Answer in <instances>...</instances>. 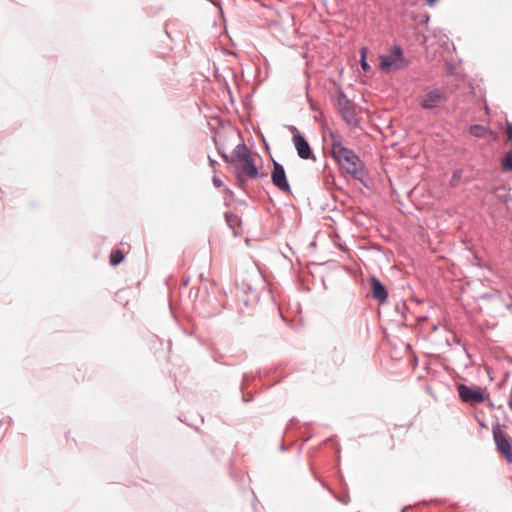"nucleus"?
<instances>
[{"instance_id":"obj_1","label":"nucleus","mask_w":512,"mask_h":512,"mask_svg":"<svg viewBox=\"0 0 512 512\" xmlns=\"http://www.w3.org/2000/svg\"><path fill=\"white\" fill-rule=\"evenodd\" d=\"M331 152L339 166L348 174L359 178L363 174V164L359 157L342 144L338 134H331Z\"/></svg>"},{"instance_id":"obj_2","label":"nucleus","mask_w":512,"mask_h":512,"mask_svg":"<svg viewBox=\"0 0 512 512\" xmlns=\"http://www.w3.org/2000/svg\"><path fill=\"white\" fill-rule=\"evenodd\" d=\"M232 157L238 177L241 180L258 177L256 167V162L260 159L258 154L251 152L245 145H238L234 149Z\"/></svg>"},{"instance_id":"obj_3","label":"nucleus","mask_w":512,"mask_h":512,"mask_svg":"<svg viewBox=\"0 0 512 512\" xmlns=\"http://www.w3.org/2000/svg\"><path fill=\"white\" fill-rule=\"evenodd\" d=\"M379 60L381 70L386 73L404 68L407 64L400 47H393L389 54L381 55Z\"/></svg>"},{"instance_id":"obj_4","label":"nucleus","mask_w":512,"mask_h":512,"mask_svg":"<svg viewBox=\"0 0 512 512\" xmlns=\"http://www.w3.org/2000/svg\"><path fill=\"white\" fill-rule=\"evenodd\" d=\"M493 438L497 447V450L503 455V457L509 462H512V439L503 432L499 425H496L492 429Z\"/></svg>"},{"instance_id":"obj_5","label":"nucleus","mask_w":512,"mask_h":512,"mask_svg":"<svg viewBox=\"0 0 512 512\" xmlns=\"http://www.w3.org/2000/svg\"><path fill=\"white\" fill-rule=\"evenodd\" d=\"M447 100L446 94L439 90L433 89L427 91L421 98L420 105L424 109H432L439 107Z\"/></svg>"},{"instance_id":"obj_6","label":"nucleus","mask_w":512,"mask_h":512,"mask_svg":"<svg viewBox=\"0 0 512 512\" xmlns=\"http://www.w3.org/2000/svg\"><path fill=\"white\" fill-rule=\"evenodd\" d=\"M459 397L462 401L477 404L485 400L484 394L480 388H470L466 385L458 386Z\"/></svg>"},{"instance_id":"obj_7","label":"nucleus","mask_w":512,"mask_h":512,"mask_svg":"<svg viewBox=\"0 0 512 512\" xmlns=\"http://www.w3.org/2000/svg\"><path fill=\"white\" fill-rule=\"evenodd\" d=\"M271 179L273 184L283 192L290 191V185L287 181L286 173L281 164L274 161L273 162V171L271 173Z\"/></svg>"},{"instance_id":"obj_8","label":"nucleus","mask_w":512,"mask_h":512,"mask_svg":"<svg viewBox=\"0 0 512 512\" xmlns=\"http://www.w3.org/2000/svg\"><path fill=\"white\" fill-rule=\"evenodd\" d=\"M293 142L295 145V148L297 150V153L300 158L302 159H310L312 158V151L308 144V142L305 140V138L301 135V133L294 129L293 132Z\"/></svg>"},{"instance_id":"obj_9","label":"nucleus","mask_w":512,"mask_h":512,"mask_svg":"<svg viewBox=\"0 0 512 512\" xmlns=\"http://www.w3.org/2000/svg\"><path fill=\"white\" fill-rule=\"evenodd\" d=\"M338 107L343 119L348 124H355L357 122L355 109L344 95L338 98Z\"/></svg>"},{"instance_id":"obj_10","label":"nucleus","mask_w":512,"mask_h":512,"mask_svg":"<svg viewBox=\"0 0 512 512\" xmlns=\"http://www.w3.org/2000/svg\"><path fill=\"white\" fill-rule=\"evenodd\" d=\"M226 222L228 226L233 230V235L238 236L242 234V222L240 217L233 213V212H227L226 213Z\"/></svg>"},{"instance_id":"obj_11","label":"nucleus","mask_w":512,"mask_h":512,"mask_svg":"<svg viewBox=\"0 0 512 512\" xmlns=\"http://www.w3.org/2000/svg\"><path fill=\"white\" fill-rule=\"evenodd\" d=\"M371 288L373 298L380 302H384L387 299V292L384 285L376 278L371 280Z\"/></svg>"},{"instance_id":"obj_12","label":"nucleus","mask_w":512,"mask_h":512,"mask_svg":"<svg viewBox=\"0 0 512 512\" xmlns=\"http://www.w3.org/2000/svg\"><path fill=\"white\" fill-rule=\"evenodd\" d=\"M469 132L471 135L477 138L485 137L487 134L494 135L493 132L489 131L486 127L482 125H472L469 127Z\"/></svg>"},{"instance_id":"obj_13","label":"nucleus","mask_w":512,"mask_h":512,"mask_svg":"<svg viewBox=\"0 0 512 512\" xmlns=\"http://www.w3.org/2000/svg\"><path fill=\"white\" fill-rule=\"evenodd\" d=\"M501 167L504 171H512V148L505 154L501 160Z\"/></svg>"},{"instance_id":"obj_14","label":"nucleus","mask_w":512,"mask_h":512,"mask_svg":"<svg viewBox=\"0 0 512 512\" xmlns=\"http://www.w3.org/2000/svg\"><path fill=\"white\" fill-rule=\"evenodd\" d=\"M124 259V254L121 250H114L110 254V264L116 266L120 264Z\"/></svg>"},{"instance_id":"obj_15","label":"nucleus","mask_w":512,"mask_h":512,"mask_svg":"<svg viewBox=\"0 0 512 512\" xmlns=\"http://www.w3.org/2000/svg\"><path fill=\"white\" fill-rule=\"evenodd\" d=\"M367 51H368L367 47H362L360 50V55H361L360 64L364 71L370 70V65L366 61Z\"/></svg>"},{"instance_id":"obj_16","label":"nucleus","mask_w":512,"mask_h":512,"mask_svg":"<svg viewBox=\"0 0 512 512\" xmlns=\"http://www.w3.org/2000/svg\"><path fill=\"white\" fill-rule=\"evenodd\" d=\"M505 131L508 136V141L512 142V123L506 122Z\"/></svg>"},{"instance_id":"obj_17","label":"nucleus","mask_w":512,"mask_h":512,"mask_svg":"<svg viewBox=\"0 0 512 512\" xmlns=\"http://www.w3.org/2000/svg\"><path fill=\"white\" fill-rule=\"evenodd\" d=\"M438 0H426V4L429 6V7H433L436 3H437Z\"/></svg>"},{"instance_id":"obj_18","label":"nucleus","mask_w":512,"mask_h":512,"mask_svg":"<svg viewBox=\"0 0 512 512\" xmlns=\"http://www.w3.org/2000/svg\"><path fill=\"white\" fill-rule=\"evenodd\" d=\"M213 182H214V185L216 187H221L222 186V182L219 179H217V178H214Z\"/></svg>"},{"instance_id":"obj_19","label":"nucleus","mask_w":512,"mask_h":512,"mask_svg":"<svg viewBox=\"0 0 512 512\" xmlns=\"http://www.w3.org/2000/svg\"><path fill=\"white\" fill-rule=\"evenodd\" d=\"M210 1L214 3V0H210Z\"/></svg>"}]
</instances>
